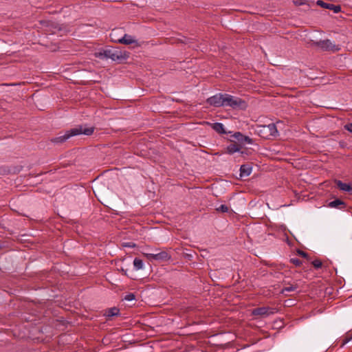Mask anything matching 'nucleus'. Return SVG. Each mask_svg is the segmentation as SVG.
Returning <instances> with one entry per match:
<instances>
[{
  "mask_svg": "<svg viewBox=\"0 0 352 352\" xmlns=\"http://www.w3.org/2000/svg\"><path fill=\"white\" fill-rule=\"evenodd\" d=\"M143 254L150 261H168L171 259V255L166 251H160L156 253H143Z\"/></svg>",
  "mask_w": 352,
  "mask_h": 352,
  "instance_id": "obj_5",
  "label": "nucleus"
},
{
  "mask_svg": "<svg viewBox=\"0 0 352 352\" xmlns=\"http://www.w3.org/2000/svg\"><path fill=\"white\" fill-rule=\"evenodd\" d=\"M316 4L323 8L333 10L334 13L337 14L341 11V6L339 5H334L332 3H327L322 0H318Z\"/></svg>",
  "mask_w": 352,
  "mask_h": 352,
  "instance_id": "obj_9",
  "label": "nucleus"
},
{
  "mask_svg": "<svg viewBox=\"0 0 352 352\" xmlns=\"http://www.w3.org/2000/svg\"><path fill=\"white\" fill-rule=\"evenodd\" d=\"M105 50H100L95 53V56L100 59H107V56L104 55Z\"/></svg>",
  "mask_w": 352,
  "mask_h": 352,
  "instance_id": "obj_18",
  "label": "nucleus"
},
{
  "mask_svg": "<svg viewBox=\"0 0 352 352\" xmlns=\"http://www.w3.org/2000/svg\"><path fill=\"white\" fill-rule=\"evenodd\" d=\"M328 207L331 208L343 209L346 207V204L340 199H336L328 204Z\"/></svg>",
  "mask_w": 352,
  "mask_h": 352,
  "instance_id": "obj_12",
  "label": "nucleus"
},
{
  "mask_svg": "<svg viewBox=\"0 0 352 352\" xmlns=\"http://www.w3.org/2000/svg\"><path fill=\"white\" fill-rule=\"evenodd\" d=\"M120 314V309L116 307H111L106 310L104 316L107 318L116 316Z\"/></svg>",
  "mask_w": 352,
  "mask_h": 352,
  "instance_id": "obj_14",
  "label": "nucleus"
},
{
  "mask_svg": "<svg viewBox=\"0 0 352 352\" xmlns=\"http://www.w3.org/2000/svg\"><path fill=\"white\" fill-rule=\"evenodd\" d=\"M336 184L340 190L352 194V183L346 184L340 180H337Z\"/></svg>",
  "mask_w": 352,
  "mask_h": 352,
  "instance_id": "obj_11",
  "label": "nucleus"
},
{
  "mask_svg": "<svg viewBox=\"0 0 352 352\" xmlns=\"http://www.w3.org/2000/svg\"><path fill=\"white\" fill-rule=\"evenodd\" d=\"M252 168L249 164H243L240 168V176L242 177H248L252 173Z\"/></svg>",
  "mask_w": 352,
  "mask_h": 352,
  "instance_id": "obj_13",
  "label": "nucleus"
},
{
  "mask_svg": "<svg viewBox=\"0 0 352 352\" xmlns=\"http://www.w3.org/2000/svg\"><path fill=\"white\" fill-rule=\"evenodd\" d=\"M94 131V127H88L86 125H78L75 128L65 131L63 135H60L56 138H52L51 142L54 144H61L68 140L69 138L80 134L90 135Z\"/></svg>",
  "mask_w": 352,
  "mask_h": 352,
  "instance_id": "obj_1",
  "label": "nucleus"
},
{
  "mask_svg": "<svg viewBox=\"0 0 352 352\" xmlns=\"http://www.w3.org/2000/svg\"><path fill=\"white\" fill-rule=\"evenodd\" d=\"M233 137L234 138V139L238 141L239 143L242 144L243 143V135L240 133V132H236L235 133L234 135H233Z\"/></svg>",
  "mask_w": 352,
  "mask_h": 352,
  "instance_id": "obj_20",
  "label": "nucleus"
},
{
  "mask_svg": "<svg viewBox=\"0 0 352 352\" xmlns=\"http://www.w3.org/2000/svg\"><path fill=\"white\" fill-rule=\"evenodd\" d=\"M224 94H217L207 99V103L210 105L219 107H223Z\"/></svg>",
  "mask_w": 352,
  "mask_h": 352,
  "instance_id": "obj_8",
  "label": "nucleus"
},
{
  "mask_svg": "<svg viewBox=\"0 0 352 352\" xmlns=\"http://www.w3.org/2000/svg\"><path fill=\"white\" fill-rule=\"evenodd\" d=\"M255 131L261 138L267 140L278 135L276 125L274 123L258 125L256 126Z\"/></svg>",
  "mask_w": 352,
  "mask_h": 352,
  "instance_id": "obj_2",
  "label": "nucleus"
},
{
  "mask_svg": "<svg viewBox=\"0 0 352 352\" xmlns=\"http://www.w3.org/2000/svg\"><path fill=\"white\" fill-rule=\"evenodd\" d=\"M291 263L294 264L296 266H300L302 264V262L296 258H291Z\"/></svg>",
  "mask_w": 352,
  "mask_h": 352,
  "instance_id": "obj_26",
  "label": "nucleus"
},
{
  "mask_svg": "<svg viewBox=\"0 0 352 352\" xmlns=\"http://www.w3.org/2000/svg\"><path fill=\"white\" fill-rule=\"evenodd\" d=\"M104 55L107 56V59L110 58L114 61H121L122 60H126L128 57L125 52L123 53L120 50L115 48L105 49Z\"/></svg>",
  "mask_w": 352,
  "mask_h": 352,
  "instance_id": "obj_4",
  "label": "nucleus"
},
{
  "mask_svg": "<svg viewBox=\"0 0 352 352\" xmlns=\"http://www.w3.org/2000/svg\"><path fill=\"white\" fill-rule=\"evenodd\" d=\"M212 129H214L216 132L220 134L226 133V131L224 129V126L222 123L220 122H214L211 124Z\"/></svg>",
  "mask_w": 352,
  "mask_h": 352,
  "instance_id": "obj_15",
  "label": "nucleus"
},
{
  "mask_svg": "<svg viewBox=\"0 0 352 352\" xmlns=\"http://www.w3.org/2000/svg\"><path fill=\"white\" fill-rule=\"evenodd\" d=\"M314 45L321 48L324 51L338 52L340 49L339 46L334 45L329 39L320 40L314 42Z\"/></svg>",
  "mask_w": 352,
  "mask_h": 352,
  "instance_id": "obj_6",
  "label": "nucleus"
},
{
  "mask_svg": "<svg viewBox=\"0 0 352 352\" xmlns=\"http://www.w3.org/2000/svg\"><path fill=\"white\" fill-rule=\"evenodd\" d=\"M252 143H253V141L250 138H249L248 136L243 135L242 144H252Z\"/></svg>",
  "mask_w": 352,
  "mask_h": 352,
  "instance_id": "obj_24",
  "label": "nucleus"
},
{
  "mask_svg": "<svg viewBox=\"0 0 352 352\" xmlns=\"http://www.w3.org/2000/svg\"><path fill=\"white\" fill-rule=\"evenodd\" d=\"M293 3L296 6H302L307 3V0H293Z\"/></svg>",
  "mask_w": 352,
  "mask_h": 352,
  "instance_id": "obj_23",
  "label": "nucleus"
},
{
  "mask_svg": "<svg viewBox=\"0 0 352 352\" xmlns=\"http://www.w3.org/2000/svg\"><path fill=\"white\" fill-rule=\"evenodd\" d=\"M349 341H351V342H352V335H351L349 338H346L345 340H344V341H343V344H346V343H347V342H349Z\"/></svg>",
  "mask_w": 352,
  "mask_h": 352,
  "instance_id": "obj_29",
  "label": "nucleus"
},
{
  "mask_svg": "<svg viewBox=\"0 0 352 352\" xmlns=\"http://www.w3.org/2000/svg\"><path fill=\"white\" fill-rule=\"evenodd\" d=\"M344 128L347 130L349 132L352 133V123L346 124L344 126Z\"/></svg>",
  "mask_w": 352,
  "mask_h": 352,
  "instance_id": "obj_28",
  "label": "nucleus"
},
{
  "mask_svg": "<svg viewBox=\"0 0 352 352\" xmlns=\"http://www.w3.org/2000/svg\"><path fill=\"white\" fill-rule=\"evenodd\" d=\"M241 148V146L236 144H230V145H228L226 148L227 149V153H229V154H233L236 152H239L240 151V149Z\"/></svg>",
  "mask_w": 352,
  "mask_h": 352,
  "instance_id": "obj_16",
  "label": "nucleus"
},
{
  "mask_svg": "<svg viewBox=\"0 0 352 352\" xmlns=\"http://www.w3.org/2000/svg\"><path fill=\"white\" fill-rule=\"evenodd\" d=\"M246 106L245 102L242 99L227 94H224L223 107H230L233 109H243Z\"/></svg>",
  "mask_w": 352,
  "mask_h": 352,
  "instance_id": "obj_3",
  "label": "nucleus"
},
{
  "mask_svg": "<svg viewBox=\"0 0 352 352\" xmlns=\"http://www.w3.org/2000/svg\"><path fill=\"white\" fill-rule=\"evenodd\" d=\"M276 312V309L270 307H261L254 309L252 311V315L253 316H268L270 315L274 314Z\"/></svg>",
  "mask_w": 352,
  "mask_h": 352,
  "instance_id": "obj_7",
  "label": "nucleus"
},
{
  "mask_svg": "<svg viewBox=\"0 0 352 352\" xmlns=\"http://www.w3.org/2000/svg\"><path fill=\"white\" fill-rule=\"evenodd\" d=\"M312 265L316 269H319L322 267V262L320 260L316 259L312 261Z\"/></svg>",
  "mask_w": 352,
  "mask_h": 352,
  "instance_id": "obj_21",
  "label": "nucleus"
},
{
  "mask_svg": "<svg viewBox=\"0 0 352 352\" xmlns=\"http://www.w3.org/2000/svg\"><path fill=\"white\" fill-rule=\"evenodd\" d=\"M339 144H340V146L341 147H344V142H339Z\"/></svg>",
  "mask_w": 352,
  "mask_h": 352,
  "instance_id": "obj_32",
  "label": "nucleus"
},
{
  "mask_svg": "<svg viewBox=\"0 0 352 352\" xmlns=\"http://www.w3.org/2000/svg\"><path fill=\"white\" fill-rule=\"evenodd\" d=\"M297 253H298V255L302 256L303 258H307L308 257V254L306 253L305 252L302 251V250H298L297 251Z\"/></svg>",
  "mask_w": 352,
  "mask_h": 352,
  "instance_id": "obj_27",
  "label": "nucleus"
},
{
  "mask_svg": "<svg viewBox=\"0 0 352 352\" xmlns=\"http://www.w3.org/2000/svg\"><path fill=\"white\" fill-rule=\"evenodd\" d=\"M297 289V286L296 285H290L288 287H285L282 289V293L284 294L285 292H294Z\"/></svg>",
  "mask_w": 352,
  "mask_h": 352,
  "instance_id": "obj_19",
  "label": "nucleus"
},
{
  "mask_svg": "<svg viewBox=\"0 0 352 352\" xmlns=\"http://www.w3.org/2000/svg\"><path fill=\"white\" fill-rule=\"evenodd\" d=\"M217 210L221 212H227L228 211V207L226 205L221 204L219 208H217Z\"/></svg>",
  "mask_w": 352,
  "mask_h": 352,
  "instance_id": "obj_22",
  "label": "nucleus"
},
{
  "mask_svg": "<svg viewBox=\"0 0 352 352\" xmlns=\"http://www.w3.org/2000/svg\"><path fill=\"white\" fill-rule=\"evenodd\" d=\"M124 246H126V247L133 248V247H135V243H130L126 244Z\"/></svg>",
  "mask_w": 352,
  "mask_h": 352,
  "instance_id": "obj_30",
  "label": "nucleus"
},
{
  "mask_svg": "<svg viewBox=\"0 0 352 352\" xmlns=\"http://www.w3.org/2000/svg\"><path fill=\"white\" fill-rule=\"evenodd\" d=\"M118 43H123L125 45H130L133 43H138V41L135 38L131 35L125 34L122 38L116 41Z\"/></svg>",
  "mask_w": 352,
  "mask_h": 352,
  "instance_id": "obj_10",
  "label": "nucleus"
},
{
  "mask_svg": "<svg viewBox=\"0 0 352 352\" xmlns=\"http://www.w3.org/2000/svg\"><path fill=\"white\" fill-rule=\"evenodd\" d=\"M124 299L127 301H131L135 299V294L129 293L124 296Z\"/></svg>",
  "mask_w": 352,
  "mask_h": 352,
  "instance_id": "obj_25",
  "label": "nucleus"
},
{
  "mask_svg": "<svg viewBox=\"0 0 352 352\" xmlns=\"http://www.w3.org/2000/svg\"><path fill=\"white\" fill-rule=\"evenodd\" d=\"M120 270L122 272V273H123L124 275H126V272H127V270H124V269H123V268H121V270Z\"/></svg>",
  "mask_w": 352,
  "mask_h": 352,
  "instance_id": "obj_31",
  "label": "nucleus"
},
{
  "mask_svg": "<svg viewBox=\"0 0 352 352\" xmlns=\"http://www.w3.org/2000/svg\"><path fill=\"white\" fill-rule=\"evenodd\" d=\"M133 267L134 270L138 271L144 268V262L139 258H135L133 260Z\"/></svg>",
  "mask_w": 352,
  "mask_h": 352,
  "instance_id": "obj_17",
  "label": "nucleus"
}]
</instances>
